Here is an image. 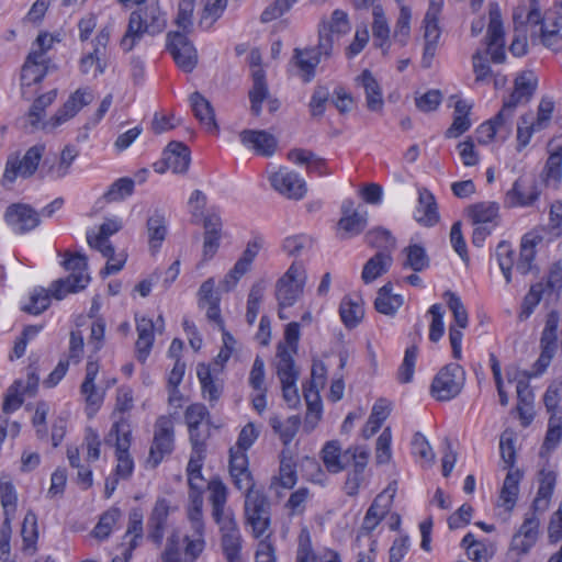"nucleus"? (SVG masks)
I'll return each instance as SVG.
<instances>
[{
  "label": "nucleus",
  "instance_id": "58",
  "mask_svg": "<svg viewBox=\"0 0 562 562\" xmlns=\"http://www.w3.org/2000/svg\"><path fill=\"white\" fill-rule=\"evenodd\" d=\"M540 130L533 128L532 113L521 115L517 127V150H522L529 144L532 134Z\"/></svg>",
  "mask_w": 562,
  "mask_h": 562
},
{
  "label": "nucleus",
  "instance_id": "39",
  "mask_svg": "<svg viewBox=\"0 0 562 562\" xmlns=\"http://www.w3.org/2000/svg\"><path fill=\"white\" fill-rule=\"evenodd\" d=\"M441 12V3L430 0L429 8L424 18V40L425 43L437 44L440 37V29L438 24L439 14Z\"/></svg>",
  "mask_w": 562,
  "mask_h": 562
},
{
  "label": "nucleus",
  "instance_id": "6",
  "mask_svg": "<svg viewBox=\"0 0 562 562\" xmlns=\"http://www.w3.org/2000/svg\"><path fill=\"white\" fill-rule=\"evenodd\" d=\"M465 372L458 363H449L435 375L430 394L437 401H450L458 396L464 386Z\"/></svg>",
  "mask_w": 562,
  "mask_h": 562
},
{
  "label": "nucleus",
  "instance_id": "30",
  "mask_svg": "<svg viewBox=\"0 0 562 562\" xmlns=\"http://www.w3.org/2000/svg\"><path fill=\"white\" fill-rule=\"evenodd\" d=\"M393 262L392 256L385 251H378L363 266L361 279L364 283H371L386 273Z\"/></svg>",
  "mask_w": 562,
  "mask_h": 562
},
{
  "label": "nucleus",
  "instance_id": "11",
  "mask_svg": "<svg viewBox=\"0 0 562 562\" xmlns=\"http://www.w3.org/2000/svg\"><path fill=\"white\" fill-rule=\"evenodd\" d=\"M262 238L255 237L247 243L245 250L239 259L235 262L234 267L228 271L222 281V289L225 292L233 290L243 276H245L251 268V265L262 247Z\"/></svg>",
  "mask_w": 562,
  "mask_h": 562
},
{
  "label": "nucleus",
  "instance_id": "43",
  "mask_svg": "<svg viewBox=\"0 0 562 562\" xmlns=\"http://www.w3.org/2000/svg\"><path fill=\"white\" fill-rule=\"evenodd\" d=\"M562 438V412L550 416L548 430L541 446L540 456L544 457L551 450L555 449Z\"/></svg>",
  "mask_w": 562,
  "mask_h": 562
},
{
  "label": "nucleus",
  "instance_id": "38",
  "mask_svg": "<svg viewBox=\"0 0 562 562\" xmlns=\"http://www.w3.org/2000/svg\"><path fill=\"white\" fill-rule=\"evenodd\" d=\"M144 515L140 508H133L128 515V526L125 537H131L128 548L126 549V559L132 558L133 551L138 547L144 536L143 528Z\"/></svg>",
  "mask_w": 562,
  "mask_h": 562
},
{
  "label": "nucleus",
  "instance_id": "60",
  "mask_svg": "<svg viewBox=\"0 0 562 562\" xmlns=\"http://www.w3.org/2000/svg\"><path fill=\"white\" fill-rule=\"evenodd\" d=\"M443 296L448 299L447 305L453 314L457 326L459 328H465L468 326L469 318L461 299L451 291H446Z\"/></svg>",
  "mask_w": 562,
  "mask_h": 562
},
{
  "label": "nucleus",
  "instance_id": "20",
  "mask_svg": "<svg viewBox=\"0 0 562 562\" xmlns=\"http://www.w3.org/2000/svg\"><path fill=\"white\" fill-rule=\"evenodd\" d=\"M92 101L93 94L88 89L76 90L52 119L53 125L57 126L72 119L83 106Z\"/></svg>",
  "mask_w": 562,
  "mask_h": 562
},
{
  "label": "nucleus",
  "instance_id": "29",
  "mask_svg": "<svg viewBox=\"0 0 562 562\" xmlns=\"http://www.w3.org/2000/svg\"><path fill=\"white\" fill-rule=\"evenodd\" d=\"M167 167L175 173H183L190 165V150L180 142H170L164 150Z\"/></svg>",
  "mask_w": 562,
  "mask_h": 562
},
{
  "label": "nucleus",
  "instance_id": "4",
  "mask_svg": "<svg viewBox=\"0 0 562 562\" xmlns=\"http://www.w3.org/2000/svg\"><path fill=\"white\" fill-rule=\"evenodd\" d=\"M66 270L71 273L65 279H58L52 283L50 292L56 300H63L68 293H76L83 290L90 277L87 273V257L82 254L69 255L63 262Z\"/></svg>",
  "mask_w": 562,
  "mask_h": 562
},
{
  "label": "nucleus",
  "instance_id": "13",
  "mask_svg": "<svg viewBox=\"0 0 562 562\" xmlns=\"http://www.w3.org/2000/svg\"><path fill=\"white\" fill-rule=\"evenodd\" d=\"M252 86L248 92L250 100V112L255 116L261 114V106L265 100L268 101V108L271 113L280 108V102L276 98H270L269 87L263 69H255L251 71Z\"/></svg>",
  "mask_w": 562,
  "mask_h": 562
},
{
  "label": "nucleus",
  "instance_id": "18",
  "mask_svg": "<svg viewBox=\"0 0 562 562\" xmlns=\"http://www.w3.org/2000/svg\"><path fill=\"white\" fill-rule=\"evenodd\" d=\"M418 204L414 218L425 227H432L440 221L438 205L435 195L426 188L418 190Z\"/></svg>",
  "mask_w": 562,
  "mask_h": 562
},
{
  "label": "nucleus",
  "instance_id": "33",
  "mask_svg": "<svg viewBox=\"0 0 562 562\" xmlns=\"http://www.w3.org/2000/svg\"><path fill=\"white\" fill-rule=\"evenodd\" d=\"M368 224L367 212L341 216L337 223V235L340 239H349L361 234Z\"/></svg>",
  "mask_w": 562,
  "mask_h": 562
},
{
  "label": "nucleus",
  "instance_id": "25",
  "mask_svg": "<svg viewBox=\"0 0 562 562\" xmlns=\"http://www.w3.org/2000/svg\"><path fill=\"white\" fill-rule=\"evenodd\" d=\"M542 241V237L535 233L524 235L520 243L519 259L516 262V270L522 276L536 269V247Z\"/></svg>",
  "mask_w": 562,
  "mask_h": 562
},
{
  "label": "nucleus",
  "instance_id": "8",
  "mask_svg": "<svg viewBox=\"0 0 562 562\" xmlns=\"http://www.w3.org/2000/svg\"><path fill=\"white\" fill-rule=\"evenodd\" d=\"M490 23L485 36L486 54H490L494 64H503L506 60L505 33L503 29L501 9L497 3L490 4Z\"/></svg>",
  "mask_w": 562,
  "mask_h": 562
},
{
  "label": "nucleus",
  "instance_id": "54",
  "mask_svg": "<svg viewBox=\"0 0 562 562\" xmlns=\"http://www.w3.org/2000/svg\"><path fill=\"white\" fill-rule=\"evenodd\" d=\"M499 268L504 274L506 283L512 282V269L514 266V250L509 243L501 241L495 251Z\"/></svg>",
  "mask_w": 562,
  "mask_h": 562
},
{
  "label": "nucleus",
  "instance_id": "14",
  "mask_svg": "<svg viewBox=\"0 0 562 562\" xmlns=\"http://www.w3.org/2000/svg\"><path fill=\"white\" fill-rule=\"evenodd\" d=\"M221 531V548L226 562H243V538L235 518H225L217 522Z\"/></svg>",
  "mask_w": 562,
  "mask_h": 562
},
{
  "label": "nucleus",
  "instance_id": "24",
  "mask_svg": "<svg viewBox=\"0 0 562 562\" xmlns=\"http://www.w3.org/2000/svg\"><path fill=\"white\" fill-rule=\"evenodd\" d=\"M122 228L117 220H108L100 226L97 235L88 234L87 241L90 247L98 249L104 257L113 259L114 247L110 244L109 237Z\"/></svg>",
  "mask_w": 562,
  "mask_h": 562
},
{
  "label": "nucleus",
  "instance_id": "15",
  "mask_svg": "<svg viewBox=\"0 0 562 562\" xmlns=\"http://www.w3.org/2000/svg\"><path fill=\"white\" fill-rule=\"evenodd\" d=\"M4 218L14 232L25 233L40 224V214L29 204L15 203L8 206Z\"/></svg>",
  "mask_w": 562,
  "mask_h": 562
},
{
  "label": "nucleus",
  "instance_id": "52",
  "mask_svg": "<svg viewBox=\"0 0 562 562\" xmlns=\"http://www.w3.org/2000/svg\"><path fill=\"white\" fill-rule=\"evenodd\" d=\"M134 191V181L131 178L124 177L114 181L108 191L103 194V199L108 202L122 201L130 196Z\"/></svg>",
  "mask_w": 562,
  "mask_h": 562
},
{
  "label": "nucleus",
  "instance_id": "5",
  "mask_svg": "<svg viewBox=\"0 0 562 562\" xmlns=\"http://www.w3.org/2000/svg\"><path fill=\"white\" fill-rule=\"evenodd\" d=\"M306 279L303 263L294 261L276 284V299L280 308L290 307L296 303L304 292Z\"/></svg>",
  "mask_w": 562,
  "mask_h": 562
},
{
  "label": "nucleus",
  "instance_id": "45",
  "mask_svg": "<svg viewBox=\"0 0 562 562\" xmlns=\"http://www.w3.org/2000/svg\"><path fill=\"white\" fill-rule=\"evenodd\" d=\"M366 243L380 251L391 252L395 249L396 239L390 231L383 227H375L369 231L364 236Z\"/></svg>",
  "mask_w": 562,
  "mask_h": 562
},
{
  "label": "nucleus",
  "instance_id": "61",
  "mask_svg": "<svg viewBox=\"0 0 562 562\" xmlns=\"http://www.w3.org/2000/svg\"><path fill=\"white\" fill-rule=\"evenodd\" d=\"M546 182L554 181L558 184L562 178V148L550 154L543 169Z\"/></svg>",
  "mask_w": 562,
  "mask_h": 562
},
{
  "label": "nucleus",
  "instance_id": "26",
  "mask_svg": "<svg viewBox=\"0 0 562 562\" xmlns=\"http://www.w3.org/2000/svg\"><path fill=\"white\" fill-rule=\"evenodd\" d=\"M538 481L539 487L532 507L535 512H544L549 507L555 487L557 474L552 470L542 468L539 472Z\"/></svg>",
  "mask_w": 562,
  "mask_h": 562
},
{
  "label": "nucleus",
  "instance_id": "28",
  "mask_svg": "<svg viewBox=\"0 0 562 562\" xmlns=\"http://www.w3.org/2000/svg\"><path fill=\"white\" fill-rule=\"evenodd\" d=\"M356 80L364 89L368 110L380 112L383 109L384 100L381 87L372 72L366 69Z\"/></svg>",
  "mask_w": 562,
  "mask_h": 562
},
{
  "label": "nucleus",
  "instance_id": "36",
  "mask_svg": "<svg viewBox=\"0 0 562 562\" xmlns=\"http://www.w3.org/2000/svg\"><path fill=\"white\" fill-rule=\"evenodd\" d=\"M522 474L519 470L509 471L504 480L503 487L499 493V506H503L506 510H512L516 504L519 481Z\"/></svg>",
  "mask_w": 562,
  "mask_h": 562
},
{
  "label": "nucleus",
  "instance_id": "55",
  "mask_svg": "<svg viewBox=\"0 0 562 562\" xmlns=\"http://www.w3.org/2000/svg\"><path fill=\"white\" fill-rule=\"evenodd\" d=\"M547 294L542 282L531 285L529 292L525 295L519 318L527 319L539 304L542 296Z\"/></svg>",
  "mask_w": 562,
  "mask_h": 562
},
{
  "label": "nucleus",
  "instance_id": "16",
  "mask_svg": "<svg viewBox=\"0 0 562 562\" xmlns=\"http://www.w3.org/2000/svg\"><path fill=\"white\" fill-rule=\"evenodd\" d=\"M274 190L289 199L300 200L306 193V184L300 176L293 171L280 169L270 177Z\"/></svg>",
  "mask_w": 562,
  "mask_h": 562
},
{
  "label": "nucleus",
  "instance_id": "63",
  "mask_svg": "<svg viewBox=\"0 0 562 562\" xmlns=\"http://www.w3.org/2000/svg\"><path fill=\"white\" fill-rule=\"evenodd\" d=\"M300 424L301 420L299 416H291L284 423L272 420V427L276 431L279 432L280 438L284 445H288L292 441L299 430Z\"/></svg>",
  "mask_w": 562,
  "mask_h": 562
},
{
  "label": "nucleus",
  "instance_id": "12",
  "mask_svg": "<svg viewBox=\"0 0 562 562\" xmlns=\"http://www.w3.org/2000/svg\"><path fill=\"white\" fill-rule=\"evenodd\" d=\"M540 196V190L536 179L519 177L512 189L505 194L504 205L506 207L531 206Z\"/></svg>",
  "mask_w": 562,
  "mask_h": 562
},
{
  "label": "nucleus",
  "instance_id": "17",
  "mask_svg": "<svg viewBox=\"0 0 562 562\" xmlns=\"http://www.w3.org/2000/svg\"><path fill=\"white\" fill-rule=\"evenodd\" d=\"M229 474L234 485L239 491H246L255 487L252 475L248 469V457L246 450H229Z\"/></svg>",
  "mask_w": 562,
  "mask_h": 562
},
{
  "label": "nucleus",
  "instance_id": "35",
  "mask_svg": "<svg viewBox=\"0 0 562 562\" xmlns=\"http://www.w3.org/2000/svg\"><path fill=\"white\" fill-rule=\"evenodd\" d=\"M558 335L554 330L543 329L540 339L541 353L535 363L536 373H542L550 364L557 347H558Z\"/></svg>",
  "mask_w": 562,
  "mask_h": 562
},
{
  "label": "nucleus",
  "instance_id": "37",
  "mask_svg": "<svg viewBox=\"0 0 562 562\" xmlns=\"http://www.w3.org/2000/svg\"><path fill=\"white\" fill-rule=\"evenodd\" d=\"M277 358V374L280 379V382H296L299 379V371L294 367L292 352L282 344H280L278 346Z\"/></svg>",
  "mask_w": 562,
  "mask_h": 562
},
{
  "label": "nucleus",
  "instance_id": "51",
  "mask_svg": "<svg viewBox=\"0 0 562 562\" xmlns=\"http://www.w3.org/2000/svg\"><path fill=\"white\" fill-rule=\"evenodd\" d=\"M372 14V32L375 40V45L382 48L390 37L387 21L381 5H374Z\"/></svg>",
  "mask_w": 562,
  "mask_h": 562
},
{
  "label": "nucleus",
  "instance_id": "48",
  "mask_svg": "<svg viewBox=\"0 0 562 562\" xmlns=\"http://www.w3.org/2000/svg\"><path fill=\"white\" fill-rule=\"evenodd\" d=\"M196 374L202 385L203 396L210 402L217 401L222 394V387L213 381L210 367L205 363H199Z\"/></svg>",
  "mask_w": 562,
  "mask_h": 562
},
{
  "label": "nucleus",
  "instance_id": "2",
  "mask_svg": "<svg viewBox=\"0 0 562 562\" xmlns=\"http://www.w3.org/2000/svg\"><path fill=\"white\" fill-rule=\"evenodd\" d=\"M244 516L245 524L251 528L254 538L272 536L271 503L261 491L255 487L245 491Z\"/></svg>",
  "mask_w": 562,
  "mask_h": 562
},
{
  "label": "nucleus",
  "instance_id": "23",
  "mask_svg": "<svg viewBox=\"0 0 562 562\" xmlns=\"http://www.w3.org/2000/svg\"><path fill=\"white\" fill-rule=\"evenodd\" d=\"M194 116L200 124L211 134L218 132V125L215 120L214 109L209 100L200 92H193L189 98Z\"/></svg>",
  "mask_w": 562,
  "mask_h": 562
},
{
  "label": "nucleus",
  "instance_id": "10",
  "mask_svg": "<svg viewBox=\"0 0 562 562\" xmlns=\"http://www.w3.org/2000/svg\"><path fill=\"white\" fill-rule=\"evenodd\" d=\"M173 450V423L167 416H161L155 424L153 443L149 450V461L157 467L166 454Z\"/></svg>",
  "mask_w": 562,
  "mask_h": 562
},
{
  "label": "nucleus",
  "instance_id": "32",
  "mask_svg": "<svg viewBox=\"0 0 562 562\" xmlns=\"http://www.w3.org/2000/svg\"><path fill=\"white\" fill-rule=\"evenodd\" d=\"M154 328L155 325L150 318L142 317L137 319V340H136V357L139 361L144 362L151 349L154 342Z\"/></svg>",
  "mask_w": 562,
  "mask_h": 562
},
{
  "label": "nucleus",
  "instance_id": "7",
  "mask_svg": "<svg viewBox=\"0 0 562 562\" xmlns=\"http://www.w3.org/2000/svg\"><path fill=\"white\" fill-rule=\"evenodd\" d=\"M44 150V145L38 144L30 147L23 157H20L18 153L11 154L5 164L3 181L12 183L19 176L22 178L33 176L37 170Z\"/></svg>",
  "mask_w": 562,
  "mask_h": 562
},
{
  "label": "nucleus",
  "instance_id": "44",
  "mask_svg": "<svg viewBox=\"0 0 562 562\" xmlns=\"http://www.w3.org/2000/svg\"><path fill=\"white\" fill-rule=\"evenodd\" d=\"M78 154L79 153L75 146L66 145L60 153L58 162H54L48 166L46 175L54 179H61L66 177Z\"/></svg>",
  "mask_w": 562,
  "mask_h": 562
},
{
  "label": "nucleus",
  "instance_id": "27",
  "mask_svg": "<svg viewBox=\"0 0 562 562\" xmlns=\"http://www.w3.org/2000/svg\"><path fill=\"white\" fill-rule=\"evenodd\" d=\"M209 490L211 492L212 516L216 524L224 521L225 518H235L231 510L226 512L225 509L227 488L224 483L218 479L212 480L209 482Z\"/></svg>",
  "mask_w": 562,
  "mask_h": 562
},
{
  "label": "nucleus",
  "instance_id": "34",
  "mask_svg": "<svg viewBox=\"0 0 562 562\" xmlns=\"http://www.w3.org/2000/svg\"><path fill=\"white\" fill-rule=\"evenodd\" d=\"M471 105L463 100H458L454 104L453 122L446 131L447 138H457L471 127L469 114Z\"/></svg>",
  "mask_w": 562,
  "mask_h": 562
},
{
  "label": "nucleus",
  "instance_id": "62",
  "mask_svg": "<svg viewBox=\"0 0 562 562\" xmlns=\"http://www.w3.org/2000/svg\"><path fill=\"white\" fill-rule=\"evenodd\" d=\"M203 536L204 535L194 532V536L192 538L189 536H186L183 538V542L186 543L183 550V562H194L198 560V558L201 555L205 547Z\"/></svg>",
  "mask_w": 562,
  "mask_h": 562
},
{
  "label": "nucleus",
  "instance_id": "9",
  "mask_svg": "<svg viewBox=\"0 0 562 562\" xmlns=\"http://www.w3.org/2000/svg\"><path fill=\"white\" fill-rule=\"evenodd\" d=\"M167 48L177 66L184 72H191L198 64V53L183 32L167 34Z\"/></svg>",
  "mask_w": 562,
  "mask_h": 562
},
{
  "label": "nucleus",
  "instance_id": "1",
  "mask_svg": "<svg viewBox=\"0 0 562 562\" xmlns=\"http://www.w3.org/2000/svg\"><path fill=\"white\" fill-rule=\"evenodd\" d=\"M166 19L158 3H150L131 13L126 33L121 40L124 52H131L145 33L150 35L162 32Z\"/></svg>",
  "mask_w": 562,
  "mask_h": 562
},
{
  "label": "nucleus",
  "instance_id": "3",
  "mask_svg": "<svg viewBox=\"0 0 562 562\" xmlns=\"http://www.w3.org/2000/svg\"><path fill=\"white\" fill-rule=\"evenodd\" d=\"M131 441L132 428L128 420L124 417H120L114 422L104 437V443L115 448L117 461L115 475L121 479L130 477L134 469V462L128 452Z\"/></svg>",
  "mask_w": 562,
  "mask_h": 562
},
{
  "label": "nucleus",
  "instance_id": "21",
  "mask_svg": "<svg viewBox=\"0 0 562 562\" xmlns=\"http://www.w3.org/2000/svg\"><path fill=\"white\" fill-rule=\"evenodd\" d=\"M239 137L245 146L262 156H272L278 144L276 137L266 131L245 130Z\"/></svg>",
  "mask_w": 562,
  "mask_h": 562
},
{
  "label": "nucleus",
  "instance_id": "56",
  "mask_svg": "<svg viewBox=\"0 0 562 562\" xmlns=\"http://www.w3.org/2000/svg\"><path fill=\"white\" fill-rule=\"evenodd\" d=\"M461 544L465 548L467 554L472 561L487 562L491 558V552L485 544L476 541L470 532L464 536Z\"/></svg>",
  "mask_w": 562,
  "mask_h": 562
},
{
  "label": "nucleus",
  "instance_id": "19",
  "mask_svg": "<svg viewBox=\"0 0 562 562\" xmlns=\"http://www.w3.org/2000/svg\"><path fill=\"white\" fill-rule=\"evenodd\" d=\"M390 491L391 486L380 493L367 510L362 522V529L367 532L373 531L380 521L384 518V516L389 513L395 490H392V492L389 494Z\"/></svg>",
  "mask_w": 562,
  "mask_h": 562
},
{
  "label": "nucleus",
  "instance_id": "31",
  "mask_svg": "<svg viewBox=\"0 0 562 562\" xmlns=\"http://www.w3.org/2000/svg\"><path fill=\"white\" fill-rule=\"evenodd\" d=\"M146 228L148 234L149 248L153 252H156L160 248L168 233L165 214L160 211H155L148 217Z\"/></svg>",
  "mask_w": 562,
  "mask_h": 562
},
{
  "label": "nucleus",
  "instance_id": "40",
  "mask_svg": "<svg viewBox=\"0 0 562 562\" xmlns=\"http://www.w3.org/2000/svg\"><path fill=\"white\" fill-rule=\"evenodd\" d=\"M402 254L405 256V260L403 261L404 268L420 272L429 267L430 260L426 249L418 244L408 245L402 250Z\"/></svg>",
  "mask_w": 562,
  "mask_h": 562
},
{
  "label": "nucleus",
  "instance_id": "50",
  "mask_svg": "<svg viewBox=\"0 0 562 562\" xmlns=\"http://www.w3.org/2000/svg\"><path fill=\"white\" fill-rule=\"evenodd\" d=\"M48 64L26 59L21 70L22 86H31L41 82L46 76Z\"/></svg>",
  "mask_w": 562,
  "mask_h": 562
},
{
  "label": "nucleus",
  "instance_id": "46",
  "mask_svg": "<svg viewBox=\"0 0 562 562\" xmlns=\"http://www.w3.org/2000/svg\"><path fill=\"white\" fill-rule=\"evenodd\" d=\"M339 314L346 327L353 328L363 318L364 310L358 301L344 299L339 306Z\"/></svg>",
  "mask_w": 562,
  "mask_h": 562
},
{
  "label": "nucleus",
  "instance_id": "57",
  "mask_svg": "<svg viewBox=\"0 0 562 562\" xmlns=\"http://www.w3.org/2000/svg\"><path fill=\"white\" fill-rule=\"evenodd\" d=\"M121 517V510L116 507H112L106 510L101 517L99 522L93 529V535L98 539H105L110 536L113 526L117 522Z\"/></svg>",
  "mask_w": 562,
  "mask_h": 562
},
{
  "label": "nucleus",
  "instance_id": "22",
  "mask_svg": "<svg viewBox=\"0 0 562 562\" xmlns=\"http://www.w3.org/2000/svg\"><path fill=\"white\" fill-rule=\"evenodd\" d=\"M169 510V502L166 498H158L148 518V538L158 546L164 538Z\"/></svg>",
  "mask_w": 562,
  "mask_h": 562
},
{
  "label": "nucleus",
  "instance_id": "47",
  "mask_svg": "<svg viewBox=\"0 0 562 562\" xmlns=\"http://www.w3.org/2000/svg\"><path fill=\"white\" fill-rule=\"evenodd\" d=\"M102 56L103 54L100 48H94L93 52L82 56L79 65L80 71L93 78L102 75L108 66L106 60Z\"/></svg>",
  "mask_w": 562,
  "mask_h": 562
},
{
  "label": "nucleus",
  "instance_id": "59",
  "mask_svg": "<svg viewBox=\"0 0 562 562\" xmlns=\"http://www.w3.org/2000/svg\"><path fill=\"white\" fill-rule=\"evenodd\" d=\"M411 16V10L407 7H402L393 34L394 42L398 43L400 46H405L409 37Z\"/></svg>",
  "mask_w": 562,
  "mask_h": 562
},
{
  "label": "nucleus",
  "instance_id": "53",
  "mask_svg": "<svg viewBox=\"0 0 562 562\" xmlns=\"http://www.w3.org/2000/svg\"><path fill=\"white\" fill-rule=\"evenodd\" d=\"M340 446L338 441H328L322 450V459L326 469L331 473H338L345 469L340 460Z\"/></svg>",
  "mask_w": 562,
  "mask_h": 562
},
{
  "label": "nucleus",
  "instance_id": "64",
  "mask_svg": "<svg viewBox=\"0 0 562 562\" xmlns=\"http://www.w3.org/2000/svg\"><path fill=\"white\" fill-rule=\"evenodd\" d=\"M417 358V347L412 346L406 349L403 362L398 369L397 378L401 383H409L414 375L415 362Z\"/></svg>",
  "mask_w": 562,
  "mask_h": 562
},
{
  "label": "nucleus",
  "instance_id": "41",
  "mask_svg": "<svg viewBox=\"0 0 562 562\" xmlns=\"http://www.w3.org/2000/svg\"><path fill=\"white\" fill-rule=\"evenodd\" d=\"M293 59L295 66L304 72L305 81H310L314 77L315 68L321 63L316 49L312 48H295Z\"/></svg>",
  "mask_w": 562,
  "mask_h": 562
},
{
  "label": "nucleus",
  "instance_id": "49",
  "mask_svg": "<svg viewBox=\"0 0 562 562\" xmlns=\"http://www.w3.org/2000/svg\"><path fill=\"white\" fill-rule=\"evenodd\" d=\"M21 536L23 539V550L31 551L33 554L36 551V541L38 538L37 518L32 512H29L22 522Z\"/></svg>",
  "mask_w": 562,
  "mask_h": 562
},
{
  "label": "nucleus",
  "instance_id": "42",
  "mask_svg": "<svg viewBox=\"0 0 562 562\" xmlns=\"http://www.w3.org/2000/svg\"><path fill=\"white\" fill-rule=\"evenodd\" d=\"M499 205L496 202H480L468 207V215L474 224L493 223L498 218Z\"/></svg>",
  "mask_w": 562,
  "mask_h": 562
}]
</instances>
